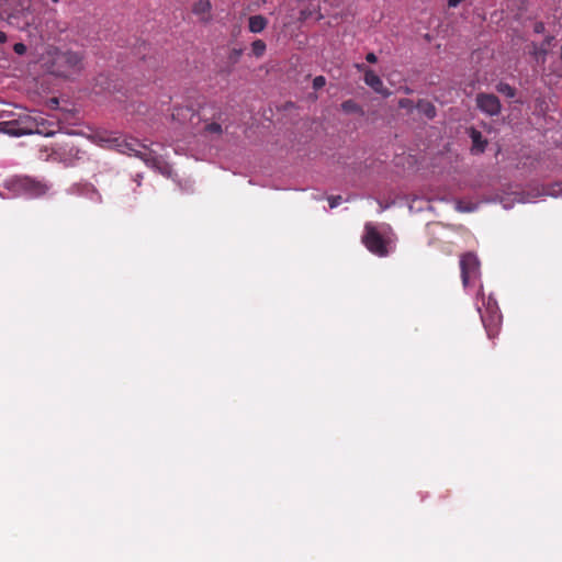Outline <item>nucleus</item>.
<instances>
[{
  "label": "nucleus",
  "mask_w": 562,
  "mask_h": 562,
  "mask_svg": "<svg viewBox=\"0 0 562 562\" xmlns=\"http://www.w3.org/2000/svg\"><path fill=\"white\" fill-rule=\"evenodd\" d=\"M54 3H57L59 0H52Z\"/></svg>",
  "instance_id": "nucleus-29"
},
{
  "label": "nucleus",
  "mask_w": 562,
  "mask_h": 562,
  "mask_svg": "<svg viewBox=\"0 0 562 562\" xmlns=\"http://www.w3.org/2000/svg\"><path fill=\"white\" fill-rule=\"evenodd\" d=\"M194 115H199V117L205 122L212 121L205 125V133L215 135L222 134L223 128L220 121H222L224 113L215 102L205 103L200 106L198 111L189 106H177L172 112L173 120L180 122L191 120Z\"/></svg>",
  "instance_id": "nucleus-1"
},
{
  "label": "nucleus",
  "mask_w": 562,
  "mask_h": 562,
  "mask_svg": "<svg viewBox=\"0 0 562 562\" xmlns=\"http://www.w3.org/2000/svg\"><path fill=\"white\" fill-rule=\"evenodd\" d=\"M212 4L210 0H199L193 5V13L200 18L201 21L207 22L211 20Z\"/></svg>",
  "instance_id": "nucleus-13"
},
{
  "label": "nucleus",
  "mask_w": 562,
  "mask_h": 562,
  "mask_svg": "<svg viewBox=\"0 0 562 562\" xmlns=\"http://www.w3.org/2000/svg\"><path fill=\"white\" fill-rule=\"evenodd\" d=\"M496 90L507 98H514L516 95V89L506 82H499L496 86Z\"/></svg>",
  "instance_id": "nucleus-17"
},
{
  "label": "nucleus",
  "mask_w": 562,
  "mask_h": 562,
  "mask_svg": "<svg viewBox=\"0 0 562 562\" xmlns=\"http://www.w3.org/2000/svg\"><path fill=\"white\" fill-rule=\"evenodd\" d=\"M461 279L467 288L480 277V261L473 252H467L460 259Z\"/></svg>",
  "instance_id": "nucleus-5"
},
{
  "label": "nucleus",
  "mask_w": 562,
  "mask_h": 562,
  "mask_svg": "<svg viewBox=\"0 0 562 562\" xmlns=\"http://www.w3.org/2000/svg\"><path fill=\"white\" fill-rule=\"evenodd\" d=\"M546 54H547V50H546V49H543V48H537V47L535 46V55L537 56V58H540V57H541V58H542V60H543V59H544Z\"/></svg>",
  "instance_id": "nucleus-24"
},
{
  "label": "nucleus",
  "mask_w": 562,
  "mask_h": 562,
  "mask_svg": "<svg viewBox=\"0 0 562 562\" xmlns=\"http://www.w3.org/2000/svg\"><path fill=\"white\" fill-rule=\"evenodd\" d=\"M266 48H267L266 43L262 40H256L251 44L252 54L257 58H260L263 56Z\"/></svg>",
  "instance_id": "nucleus-18"
},
{
  "label": "nucleus",
  "mask_w": 562,
  "mask_h": 562,
  "mask_svg": "<svg viewBox=\"0 0 562 562\" xmlns=\"http://www.w3.org/2000/svg\"><path fill=\"white\" fill-rule=\"evenodd\" d=\"M126 153L142 159L150 168H160L161 160L145 145L132 139L125 144Z\"/></svg>",
  "instance_id": "nucleus-6"
},
{
  "label": "nucleus",
  "mask_w": 562,
  "mask_h": 562,
  "mask_svg": "<svg viewBox=\"0 0 562 562\" xmlns=\"http://www.w3.org/2000/svg\"><path fill=\"white\" fill-rule=\"evenodd\" d=\"M469 136L472 140L471 151L473 154L484 153L486 145H487V140L485 138H483L482 133L480 131H477L476 128L471 127L469 130Z\"/></svg>",
  "instance_id": "nucleus-11"
},
{
  "label": "nucleus",
  "mask_w": 562,
  "mask_h": 562,
  "mask_svg": "<svg viewBox=\"0 0 562 562\" xmlns=\"http://www.w3.org/2000/svg\"><path fill=\"white\" fill-rule=\"evenodd\" d=\"M268 25V20L263 15H251L248 20V29L251 33H260Z\"/></svg>",
  "instance_id": "nucleus-14"
},
{
  "label": "nucleus",
  "mask_w": 562,
  "mask_h": 562,
  "mask_svg": "<svg viewBox=\"0 0 562 562\" xmlns=\"http://www.w3.org/2000/svg\"><path fill=\"white\" fill-rule=\"evenodd\" d=\"M366 59L368 63L374 64L376 63L378 58L374 53H368L366 56Z\"/></svg>",
  "instance_id": "nucleus-25"
},
{
  "label": "nucleus",
  "mask_w": 562,
  "mask_h": 562,
  "mask_svg": "<svg viewBox=\"0 0 562 562\" xmlns=\"http://www.w3.org/2000/svg\"><path fill=\"white\" fill-rule=\"evenodd\" d=\"M362 243L368 248V250L374 255H378L380 257L387 255L385 240L371 223H368L364 226V235L362 236Z\"/></svg>",
  "instance_id": "nucleus-4"
},
{
  "label": "nucleus",
  "mask_w": 562,
  "mask_h": 562,
  "mask_svg": "<svg viewBox=\"0 0 562 562\" xmlns=\"http://www.w3.org/2000/svg\"><path fill=\"white\" fill-rule=\"evenodd\" d=\"M475 102H476L477 109L481 112H483L490 116H495L501 113V110H502L501 101H499L498 97H496L493 93H484V92L477 93L476 98H475Z\"/></svg>",
  "instance_id": "nucleus-8"
},
{
  "label": "nucleus",
  "mask_w": 562,
  "mask_h": 562,
  "mask_svg": "<svg viewBox=\"0 0 562 562\" xmlns=\"http://www.w3.org/2000/svg\"><path fill=\"white\" fill-rule=\"evenodd\" d=\"M7 34L2 31H0V44L2 43H5L7 42Z\"/></svg>",
  "instance_id": "nucleus-27"
},
{
  "label": "nucleus",
  "mask_w": 562,
  "mask_h": 562,
  "mask_svg": "<svg viewBox=\"0 0 562 562\" xmlns=\"http://www.w3.org/2000/svg\"><path fill=\"white\" fill-rule=\"evenodd\" d=\"M543 29H544V26H543V24H542V23H536V25H535V32L540 33V32H542V31H543Z\"/></svg>",
  "instance_id": "nucleus-26"
},
{
  "label": "nucleus",
  "mask_w": 562,
  "mask_h": 562,
  "mask_svg": "<svg viewBox=\"0 0 562 562\" xmlns=\"http://www.w3.org/2000/svg\"><path fill=\"white\" fill-rule=\"evenodd\" d=\"M57 124L52 121H47L41 113L37 114V130L36 134L43 136H52L56 133Z\"/></svg>",
  "instance_id": "nucleus-12"
},
{
  "label": "nucleus",
  "mask_w": 562,
  "mask_h": 562,
  "mask_svg": "<svg viewBox=\"0 0 562 562\" xmlns=\"http://www.w3.org/2000/svg\"><path fill=\"white\" fill-rule=\"evenodd\" d=\"M357 69L364 72V82L371 89H373L376 93H381L383 95H389L390 92L384 89L383 81L381 78L370 68H367L363 64H357Z\"/></svg>",
  "instance_id": "nucleus-10"
},
{
  "label": "nucleus",
  "mask_w": 562,
  "mask_h": 562,
  "mask_svg": "<svg viewBox=\"0 0 562 562\" xmlns=\"http://www.w3.org/2000/svg\"><path fill=\"white\" fill-rule=\"evenodd\" d=\"M13 50L18 55H24L26 53V46L23 43H15Z\"/></svg>",
  "instance_id": "nucleus-23"
},
{
  "label": "nucleus",
  "mask_w": 562,
  "mask_h": 562,
  "mask_svg": "<svg viewBox=\"0 0 562 562\" xmlns=\"http://www.w3.org/2000/svg\"><path fill=\"white\" fill-rule=\"evenodd\" d=\"M37 114H25L23 116H20L18 120V126L16 127H10L8 130V133L14 135V136H22V135H30V134H36L37 130Z\"/></svg>",
  "instance_id": "nucleus-9"
},
{
  "label": "nucleus",
  "mask_w": 562,
  "mask_h": 562,
  "mask_svg": "<svg viewBox=\"0 0 562 562\" xmlns=\"http://www.w3.org/2000/svg\"><path fill=\"white\" fill-rule=\"evenodd\" d=\"M398 106H400L401 109H405V110H407L408 112H412V111H413V109H414V108H416V105L414 104L413 100H411V99H406V98L401 99V100L398 101Z\"/></svg>",
  "instance_id": "nucleus-20"
},
{
  "label": "nucleus",
  "mask_w": 562,
  "mask_h": 562,
  "mask_svg": "<svg viewBox=\"0 0 562 562\" xmlns=\"http://www.w3.org/2000/svg\"><path fill=\"white\" fill-rule=\"evenodd\" d=\"M325 85H326V79L324 76H317L313 80V88L315 90L323 88Z\"/></svg>",
  "instance_id": "nucleus-21"
},
{
  "label": "nucleus",
  "mask_w": 562,
  "mask_h": 562,
  "mask_svg": "<svg viewBox=\"0 0 562 562\" xmlns=\"http://www.w3.org/2000/svg\"><path fill=\"white\" fill-rule=\"evenodd\" d=\"M49 70L53 75L68 78L83 69V56L78 52L54 49Z\"/></svg>",
  "instance_id": "nucleus-2"
},
{
  "label": "nucleus",
  "mask_w": 562,
  "mask_h": 562,
  "mask_svg": "<svg viewBox=\"0 0 562 562\" xmlns=\"http://www.w3.org/2000/svg\"><path fill=\"white\" fill-rule=\"evenodd\" d=\"M342 201L340 195H333L328 198V203L330 209L337 207Z\"/></svg>",
  "instance_id": "nucleus-22"
},
{
  "label": "nucleus",
  "mask_w": 562,
  "mask_h": 562,
  "mask_svg": "<svg viewBox=\"0 0 562 562\" xmlns=\"http://www.w3.org/2000/svg\"><path fill=\"white\" fill-rule=\"evenodd\" d=\"M340 106L341 110L347 114H364L362 106L351 99L344 101Z\"/></svg>",
  "instance_id": "nucleus-16"
},
{
  "label": "nucleus",
  "mask_w": 562,
  "mask_h": 562,
  "mask_svg": "<svg viewBox=\"0 0 562 562\" xmlns=\"http://www.w3.org/2000/svg\"><path fill=\"white\" fill-rule=\"evenodd\" d=\"M243 53H244L243 48H236V47L232 48L228 54V61L233 65L237 64L239 61Z\"/></svg>",
  "instance_id": "nucleus-19"
},
{
  "label": "nucleus",
  "mask_w": 562,
  "mask_h": 562,
  "mask_svg": "<svg viewBox=\"0 0 562 562\" xmlns=\"http://www.w3.org/2000/svg\"><path fill=\"white\" fill-rule=\"evenodd\" d=\"M416 109L429 120H432L437 114L435 105L428 100H419Z\"/></svg>",
  "instance_id": "nucleus-15"
},
{
  "label": "nucleus",
  "mask_w": 562,
  "mask_h": 562,
  "mask_svg": "<svg viewBox=\"0 0 562 562\" xmlns=\"http://www.w3.org/2000/svg\"><path fill=\"white\" fill-rule=\"evenodd\" d=\"M477 310L481 314V319L486 329L487 336L493 338L497 334V325L501 321L496 302L492 297H488L486 314L481 312V307H477Z\"/></svg>",
  "instance_id": "nucleus-7"
},
{
  "label": "nucleus",
  "mask_w": 562,
  "mask_h": 562,
  "mask_svg": "<svg viewBox=\"0 0 562 562\" xmlns=\"http://www.w3.org/2000/svg\"><path fill=\"white\" fill-rule=\"evenodd\" d=\"M4 188L14 195H23L31 199L41 198L48 191V186L45 182L31 177L10 178L5 181Z\"/></svg>",
  "instance_id": "nucleus-3"
},
{
  "label": "nucleus",
  "mask_w": 562,
  "mask_h": 562,
  "mask_svg": "<svg viewBox=\"0 0 562 562\" xmlns=\"http://www.w3.org/2000/svg\"><path fill=\"white\" fill-rule=\"evenodd\" d=\"M66 30H67V24H66V23H64V24H63V26L59 29V31H60V32H64V31H66Z\"/></svg>",
  "instance_id": "nucleus-28"
}]
</instances>
